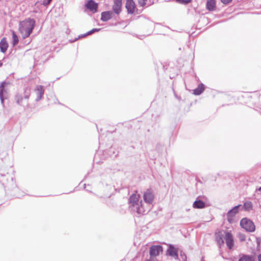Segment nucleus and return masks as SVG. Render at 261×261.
<instances>
[{"instance_id": "f257e3e1", "label": "nucleus", "mask_w": 261, "mask_h": 261, "mask_svg": "<svg viewBox=\"0 0 261 261\" xmlns=\"http://www.w3.org/2000/svg\"><path fill=\"white\" fill-rule=\"evenodd\" d=\"M36 25V21L31 18H28L19 22V31L23 39L30 36Z\"/></svg>"}, {"instance_id": "bb28decb", "label": "nucleus", "mask_w": 261, "mask_h": 261, "mask_svg": "<svg viewBox=\"0 0 261 261\" xmlns=\"http://www.w3.org/2000/svg\"><path fill=\"white\" fill-rule=\"evenodd\" d=\"M232 0H221V2L224 4H227L230 3Z\"/></svg>"}, {"instance_id": "20e7f679", "label": "nucleus", "mask_w": 261, "mask_h": 261, "mask_svg": "<svg viewBox=\"0 0 261 261\" xmlns=\"http://www.w3.org/2000/svg\"><path fill=\"white\" fill-rule=\"evenodd\" d=\"M241 226L247 231L252 232L255 230V225L253 222L247 218H243L240 222Z\"/></svg>"}, {"instance_id": "0eeeda50", "label": "nucleus", "mask_w": 261, "mask_h": 261, "mask_svg": "<svg viewBox=\"0 0 261 261\" xmlns=\"http://www.w3.org/2000/svg\"><path fill=\"white\" fill-rule=\"evenodd\" d=\"M163 251V247L161 245L152 246L150 248L149 253L151 257H155Z\"/></svg>"}, {"instance_id": "a878e982", "label": "nucleus", "mask_w": 261, "mask_h": 261, "mask_svg": "<svg viewBox=\"0 0 261 261\" xmlns=\"http://www.w3.org/2000/svg\"><path fill=\"white\" fill-rule=\"evenodd\" d=\"M52 0H44L43 2V5L44 6H46L48 5Z\"/></svg>"}, {"instance_id": "dca6fc26", "label": "nucleus", "mask_w": 261, "mask_h": 261, "mask_svg": "<svg viewBox=\"0 0 261 261\" xmlns=\"http://www.w3.org/2000/svg\"><path fill=\"white\" fill-rule=\"evenodd\" d=\"M238 261H255L254 258L252 255L241 254Z\"/></svg>"}, {"instance_id": "a211bd4d", "label": "nucleus", "mask_w": 261, "mask_h": 261, "mask_svg": "<svg viewBox=\"0 0 261 261\" xmlns=\"http://www.w3.org/2000/svg\"><path fill=\"white\" fill-rule=\"evenodd\" d=\"M215 8V0H207L206 9L209 11H214Z\"/></svg>"}, {"instance_id": "39448f33", "label": "nucleus", "mask_w": 261, "mask_h": 261, "mask_svg": "<svg viewBox=\"0 0 261 261\" xmlns=\"http://www.w3.org/2000/svg\"><path fill=\"white\" fill-rule=\"evenodd\" d=\"M10 85L9 82H3L0 85V99L1 103L4 104V101L6 98L8 86Z\"/></svg>"}, {"instance_id": "c85d7f7f", "label": "nucleus", "mask_w": 261, "mask_h": 261, "mask_svg": "<svg viewBox=\"0 0 261 261\" xmlns=\"http://www.w3.org/2000/svg\"><path fill=\"white\" fill-rule=\"evenodd\" d=\"M258 261H261V254H259L257 256Z\"/></svg>"}, {"instance_id": "aec40b11", "label": "nucleus", "mask_w": 261, "mask_h": 261, "mask_svg": "<svg viewBox=\"0 0 261 261\" xmlns=\"http://www.w3.org/2000/svg\"><path fill=\"white\" fill-rule=\"evenodd\" d=\"M193 206L196 208H202L205 207V203L201 200H196L193 203Z\"/></svg>"}, {"instance_id": "6e6552de", "label": "nucleus", "mask_w": 261, "mask_h": 261, "mask_svg": "<svg viewBox=\"0 0 261 261\" xmlns=\"http://www.w3.org/2000/svg\"><path fill=\"white\" fill-rule=\"evenodd\" d=\"M125 7L129 14H133L137 11L136 4L133 0H126Z\"/></svg>"}, {"instance_id": "ddd939ff", "label": "nucleus", "mask_w": 261, "mask_h": 261, "mask_svg": "<svg viewBox=\"0 0 261 261\" xmlns=\"http://www.w3.org/2000/svg\"><path fill=\"white\" fill-rule=\"evenodd\" d=\"M113 13L112 11H105L101 14V20L103 21H107L112 18Z\"/></svg>"}, {"instance_id": "b1692460", "label": "nucleus", "mask_w": 261, "mask_h": 261, "mask_svg": "<svg viewBox=\"0 0 261 261\" xmlns=\"http://www.w3.org/2000/svg\"><path fill=\"white\" fill-rule=\"evenodd\" d=\"M191 0H176V1L181 4L186 5L189 3Z\"/></svg>"}, {"instance_id": "9d476101", "label": "nucleus", "mask_w": 261, "mask_h": 261, "mask_svg": "<svg viewBox=\"0 0 261 261\" xmlns=\"http://www.w3.org/2000/svg\"><path fill=\"white\" fill-rule=\"evenodd\" d=\"M87 9L93 13H96L97 11L98 4L96 3L93 0H89L85 5Z\"/></svg>"}, {"instance_id": "f8f14e48", "label": "nucleus", "mask_w": 261, "mask_h": 261, "mask_svg": "<svg viewBox=\"0 0 261 261\" xmlns=\"http://www.w3.org/2000/svg\"><path fill=\"white\" fill-rule=\"evenodd\" d=\"M122 0H114L113 10L116 14H119L121 11Z\"/></svg>"}, {"instance_id": "2eb2a0df", "label": "nucleus", "mask_w": 261, "mask_h": 261, "mask_svg": "<svg viewBox=\"0 0 261 261\" xmlns=\"http://www.w3.org/2000/svg\"><path fill=\"white\" fill-rule=\"evenodd\" d=\"M8 47V44L6 38H3L0 41V49L2 53H5Z\"/></svg>"}, {"instance_id": "5701e85b", "label": "nucleus", "mask_w": 261, "mask_h": 261, "mask_svg": "<svg viewBox=\"0 0 261 261\" xmlns=\"http://www.w3.org/2000/svg\"><path fill=\"white\" fill-rule=\"evenodd\" d=\"M100 30V29H93L91 31L88 32L86 34L84 35V36H86L87 35H90L92 34H93L94 32H98Z\"/></svg>"}, {"instance_id": "6ab92c4d", "label": "nucleus", "mask_w": 261, "mask_h": 261, "mask_svg": "<svg viewBox=\"0 0 261 261\" xmlns=\"http://www.w3.org/2000/svg\"><path fill=\"white\" fill-rule=\"evenodd\" d=\"M204 90V86L202 84L198 85V87L194 90L193 93L195 95H199L202 93Z\"/></svg>"}, {"instance_id": "412c9836", "label": "nucleus", "mask_w": 261, "mask_h": 261, "mask_svg": "<svg viewBox=\"0 0 261 261\" xmlns=\"http://www.w3.org/2000/svg\"><path fill=\"white\" fill-rule=\"evenodd\" d=\"M243 208L245 211H250L252 208V203L250 201H247L244 203L243 205Z\"/></svg>"}, {"instance_id": "c756f323", "label": "nucleus", "mask_w": 261, "mask_h": 261, "mask_svg": "<svg viewBox=\"0 0 261 261\" xmlns=\"http://www.w3.org/2000/svg\"><path fill=\"white\" fill-rule=\"evenodd\" d=\"M24 98H26V99H28L29 98V93H28V94H26L24 96Z\"/></svg>"}, {"instance_id": "393cba45", "label": "nucleus", "mask_w": 261, "mask_h": 261, "mask_svg": "<svg viewBox=\"0 0 261 261\" xmlns=\"http://www.w3.org/2000/svg\"><path fill=\"white\" fill-rule=\"evenodd\" d=\"M146 0H138L139 5L141 7H143L146 4Z\"/></svg>"}, {"instance_id": "473e14b6", "label": "nucleus", "mask_w": 261, "mask_h": 261, "mask_svg": "<svg viewBox=\"0 0 261 261\" xmlns=\"http://www.w3.org/2000/svg\"><path fill=\"white\" fill-rule=\"evenodd\" d=\"M241 240H244V239H243V237H241Z\"/></svg>"}, {"instance_id": "f3484780", "label": "nucleus", "mask_w": 261, "mask_h": 261, "mask_svg": "<svg viewBox=\"0 0 261 261\" xmlns=\"http://www.w3.org/2000/svg\"><path fill=\"white\" fill-rule=\"evenodd\" d=\"M223 237L224 235L222 232L216 233V240L219 246H221L224 244Z\"/></svg>"}, {"instance_id": "7c9ffc66", "label": "nucleus", "mask_w": 261, "mask_h": 261, "mask_svg": "<svg viewBox=\"0 0 261 261\" xmlns=\"http://www.w3.org/2000/svg\"><path fill=\"white\" fill-rule=\"evenodd\" d=\"M258 190L259 191H261V187H259L258 189Z\"/></svg>"}, {"instance_id": "72a5a7b5", "label": "nucleus", "mask_w": 261, "mask_h": 261, "mask_svg": "<svg viewBox=\"0 0 261 261\" xmlns=\"http://www.w3.org/2000/svg\"><path fill=\"white\" fill-rule=\"evenodd\" d=\"M2 65V63H0V67Z\"/></svg>"}, {"instance_id": "9b49d317", "label": "nucleus", "mask_w": 261, "mask_h": 261, "mask_svg": "<svg viewBox=\"0 0 261 261\" xmlns=\"http://www.w3.org/2000/svg\"><path fill=\"white\" fill-rule=\"evenodd\" d=\"M166 254L168 255L173 257L175 259H178L177 250L172 245L170 244L169 245V247L167 250Z\"/></svg>"}, {"instance_id": "4468645a", "label": "nucleus", "mask_w": 261, "mask_h": 261, "mask_svg": "<svg viewBox=\"0 0 261 261\" xmlns=\"http://www.w3.org/2000/svg\"><path fill=\"white\" fill-rule=\"evenodd\" d=\"M35 91L37 95V98L36 99V100L39 101L41 99L44 94L43 86L41 85L37 86Z\"/></svg>"}, {"instance_id": "f03ea898", "label": "nucleus", "mask_w": 261, "mask_h": 261, "mask_svg": "<svg viewBox=\"0 0 261 261\" xmlns=\"http://www.w3.org/2000/svg\"><path fill=\"white\" fill-rule=\"evenodd\" d=\"M154 198V194L151 190L148 189L144 193L143 201L141 200L142 210H140L143 214L148 213L152 208Z\"/></svg>"}, {"instance_id": "7ed1b4c3", "label": "nucleus", "mask_w": 261, "mask_h": 261, "mask_svg": "<svg viewBox=\"0 0 261 261\" xmlns=\"http://www.w3.org/2000/svg\"><path fill=\"white\" fill-rule=\"evenodd\" d=\"M140 195L136 194H132L129 197V203L130 207L134 211L136 212L138 214H143V212H141L140 210H142L141 206V200L139 201Z\"/></svg>"}, {"instance_id": "cd10ccee", "label": "nucleus", "mask_w": 261, "mask_h": 261, "mask_svg": "<svg viewBox=\"0 0 261 261\" xmlns=\"http://www.w3.org/2000/svg\"><path fill=\"white\" fill-rule=\"evenodd\" d=\"M21 100H22V98H18V99H17V102L18 104H20Z\"/></svg>"}, {"instance_id": "1a4fd4ad", "label": "nucleus", "mask_w": 261, "mask_h": 261, "mask_svg": "<svg viewBox=\"0 0 261 261\" xmlns=\"http://www.w3.org/2000/svg\"><path fill=\"white\" fill-rule=\"evenodd\" d=\"M224 239L227 247L231 249L233 246V238L232 234L230 232L225 233Z\"/></svg>"}, {"instance_id": "2f4dec72", "label": "nucleus", "mask_w": 261, "mask_h": 261, "mask_svg": "<svg viewBox=\"0 0 261 261\" xmlns=\"http://www.w3.org/2000/svg\"><path fill=\"white\" fill-rule=\"evenodd\" d=\"M241 240H244V239H243V237H241Z\"/></svg>"}, {"instance_id": "423d86ee", "label": "nucleus", "mask_w": 261, "mask_h": 261, "mask_svg": "<svg viewBox=\"0 0 261 261\" xmlns=\"http://www.w3.org/2000/svg\"><path fill=\"white\" fill-rule=\"evenodd\" d=\"M241 206V205H238L233 207L232 209L229 211L227 214V217L228 221L229 223H232L233 221L234 216L239 213V208Z\"/></svg>"}, {"instance_id": "4be33fe9", "label": "nucleus", "mask_w": 261, "mask_h": 261, "mask_svg": "<svg viewBox=\"0 0 261 261\" xmlns=\"http://www.w3.org/2000/svg\"><path fill=\"white\" fill-rule=\"evenodd\" d=\"M12 44L13 46L16 45L19 41L18 38L14 31H12Z\"/></svg>"}]
</instances>
